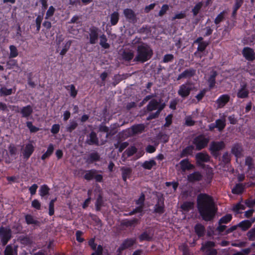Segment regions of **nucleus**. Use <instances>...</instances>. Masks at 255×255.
Listing matches in <instances>:
<instances>
[{"mask_svg":"<svg viewBox=\"0 0 255 255\" xmlns=\"http://www.w3.org/2000/svg\"><path fill=\"white\" fill-rule=\"evenodd\" d=\"M250 94L248 86L246 83L241 84L240 88L238 89L237 93V96L239 99H246L249 97Z\"/></svg>","mask_w":255,"mask_h":255,"instance_id":"12","label":"nucleus"},{"mask_svg":"<svg viewBox=\"0 0 255 255\" xmlns=\"http://www.w3.org/2000/svg\"><path fill=\"white\" fill-rule=\"evenodd\" d=\"M43 19V14H39L36 18L35 23H36L37 32H39L41 28V22H42Z\"/></svg>","mask_w":255,"mask_h":255,"instance_id":"55","label":"nucleus"},{"mask_svg":"<svg viewBox=\"0 0 255 255\" xmlns=\"http://www.w3.org/2000/svg\"><path fill=\"white\" fill-rule=\"evenodd\" d=\"M4 255H18V246L9 244L5 247L3 252Z\"/></svg>","mask_w":255,"mask_h":255,"instance_id":"20","label":"nucleus"},{"mask_svg":"<svg viewBox=\"0 0 255 255\" xmlns=\"http://www.w3.org/2000/svg\"><path fill=\"white\" fill-rule=\"evenodd\" d=\"M218 75V72L214 70L210 71L207 81L210 90L213 89L216 85V78Z\"/></svg>","mask_w":255,"mask_h":255,"instance_id":"16","label":"nucleus"},{"mask_svg":"<svg viewBox=\"0 0 255 255\" xmlns=\"http://www.w3.org/2000/svg\"><path fill=\"white\" fill-rule=\"evenodd\" d=\"M135 243V238H127L125 239L117 250V255H121L124 250L132 247Z\"/></svg>","mask_w":255,"mask_h":255,"instance_id":"9","label":"nucleus"},{"mask_svg":"<svg viewBox=\"0 0 255 255\" xmlns=\"http://www.w3.org/2000/svg\"><path fill=\"white\" fill-rule=\"evenodd\" d=\"M110 22L108 24L110 26H115L117 25L120 20V13L118 10L114 11L110 15Z\"/></svg>","mask_w":255,"mask_h":255,"instance_id":"27","label":"nucleus"},{"mask_svg":"<svg viewBox=\"0 0 255 255\" xmlns=\"http://www.w3.org/2000/svg\"><path fill=\"white\" fill-rule=\"evenodd\" d=\"M209 42L207 41H204L203 42H201L198 44L197 47V51L199 52H203L206 49V47L208 46Z\"/></svg>","mask_w":255,"mask_h":255,"instance_id":"62","label":"nucleus"},{"mask_svg":"<svg viewBox=\"0 0 255 255\" xmlns=\"http://www.w3.org/2000/svg\"><path fill=\"white\" fill-rule=\"evenodd\" d=\"M203 2L200 1V2H198L194 6V7L192 9V12H193L194 16H196L198 14L199 11L200 10V9H201V8L203 6Z\"/></svg>","mask_w":255,"mask_h":255,"instance_id":"52","label":"nucleus"},{"mask_svg":"<svg viewBox=\"0 0 255 255\" xmlns=\"http://www.w3.org/2000/svg\"><path fill=\"white\" fill-rule=\"evenodd\" d=\"M232 219V216L231 214H228L223 216L219 221V224H228Z\"/></svg>","mask_w":255,"mask_h":255,"instance_id":"46","label":"nucleus"},{"mask_svg":"<svg viewBox=\"0 0 255 255\" xmlns=\"http://www.w3.org/2000/svg\"><path fill=\"white\" fill-rule=\"evenodd\" d=\"M174 57L173 54H167L164 56L163 60H162L161 62L166 63L172 62L174 60Z\"/></svg>","mask_w":255,"mask_h":255,"instance_id":"61","label":"nucleus"},{"mask_svg":"<svg viewBox=\"0 0 255 255\" xmlns=\"http://www.w3.org/2000/svg\"><path fill=\"white\" fill-rule=\"evenodd\" d=\"M12 238V231L8 227H0V239L3 246H6Z\"/></svg>","mask_w":255,"mask_h":255,"instance_id":"5","label":"nucleus"},{"mask_svg":"<svg viewBox=\"0 0 255 255\" xmlns=\"http://www.w3.org/2000/svg\"><path fill=\"white\" fill-rule=\"evenodd\" d=\"M104 202L103 196L101 194H99L96 199L95 202V209L96 211L99 212L101 210V208L104 206Z\"/></svg>","mask_w":255,"mask_h":255,"instance_id":"35","label":"nucleus"},{"mask_svg":"<svg viewBox=\"0 0 255 255\" xmlns=\"http://www.w3.org/2000/svg\"><path fill=\"white\" fill-rule=\"evenodd\" d=\"M193 90V84L187 81L179 86L178 94L183 98L187 97Z\"/></svg>","mask_w":255,"mask_h":255,"instance_id":"8","label":"nucleus"},{"mask_svg":"<svg viewBox=\"0 0 255 255\" xmlns=\"http://www.w3.org/2000/svg\"><path fill=\"white\" fill-rule=\"evenodd\" d=\"M194 231L198 238H201L204 236L205 233V228L201 223H197L194 227Z\"/></svg>","mask_w":255,"mask_h":255,"instance_id":"30","label":"nucleus"},{"mask_svg":"<svg viewBox=\"0 0 255 255\" xmlns=\"http://www.w3.org/2000/svg\"><path fill=\"white\" fill-rule=\"evenodd\" d=\"M145 128L144 125L142 124L134 125L130 128V133L132 135L140 134L144 131Z\"/></svg>","mask_w":255,"mask_h":255,"instance_id":"22","label":"nucleus"},{"mask_svg":"<svg viewBox=\"0 0 255 255\" xmlns=\"http://www.w3.org/2000/svg\"><path fill=\"white\" fill-rule=\"evenodd\" d=\"M230 96L228 94H223L218 97L216 101L217 108H222L229 102Z\"/></svg>","mask_w":255,"mask_h":255,"instance_id":"17","label":"nucleus"},{"mask_svg":"<svg viewBox=\"0 0 255 255\" xmlns=\"http://www.w3.org/2000/svg\"><path fill=\"white\" fill-rule=\"evenodd\" d=\"M136 152L137 148L134 146H131L128 148L124 152V153L126 154L128 157H130Z\"/></svg>","mask_w":255,"mask_h":255,"instance_id":"51","label":"nucleus"},{"mask_svg":"<svg viewBox=\"0 0 255 255\" xmlns=\"http://www.w3.org/2000/svg\"><path fill=\"white\" fill-rule=\"evenodd\" d=\"M194 203L190 201H185L181 205L182 210L185 212H188L193 209Z\"/></svg>","mask_w":255,"mask_h":255,"instance_id":"42","label":"nucleus"},{"mask_svg":"<svg viewBox=\"0 0 255 255\" xmlns=\"http://www.w3.org/2000/svg\"><path fill=\"white\" fill-rule=\"evenodd\" d=\"M156 165V162L153 159L146 160L141 164L142 167L145 169L151 170L152 167Z\"/></svg>","mask_w":255,"mask_h":255,"instance_id":"37","label":"nucleus"},{"mask_svg":"<svg viewBox=\"0 0 255 255\" xmlns=\"http://www.w3.org/2000/svg\"><path fill=\"white\" fill-rule=\"evenodd\" d=\"M226 126L225 116H224L221 119H218L215 122V127L217 128L219 131H222Z\"/></svg>","mask_w":255,"mask_h":255,"instance_id":"32","label":"nucleus"},{"mask_svg":"<svg viewBox=\"0 0 255 255\" xmlns=\"http://www.w3.org/2000/svg\"><path fill=\"white\" fill-rule=\"evenodd\" d=\"M121 170L122 171V179L125 182H126L127 179L129 178L131 175L132 169L130 167L123 166L121 167Z\"/></svg>","mask_w":255,"mask_h":255,"instance_id":"25","label":"nucleus"},{"mask_svg":"<svg viewBox=\"0 0 255 255\" xmlns=\"http://www.w3.org/2000/svg\"><path fill=\"white\" fill-rule=\"evenodd\" d=\"M123 56L125 61H129L133 59L134 54L132 52H124Z\"/></svg>","mask_w":255,"mask_h":255,"instance_id":"58","label":"nucleus"},{"mask_svg":"<svg viewBox=\"0 0 255 255\" xmlns=\"http://www.w3.org/2000/svg\"><path fill=\"white\" fill-rule=\"evenodd\" d=\"M245 165L248 166L249 170H252L254 168V161L253 158L250 156L246 157L245 159Z\"/></svg>","mask_w":255,"mask_h":255,"instance_id":"49","label":"nucleus"},{"mask_svg":"<svg viewBox=\"0 0 255 255\" xmlns=\"http://www.w3.org/2000/svg\"><path fill=\"white\" fill-rule=\"evenodd\" d=\"M65 88L67 90L70 91V95L71 97L73 98H76L78 93V90L76 89L75 86L74 84L66 86H65Z\"/></svg>","mask_w":255,"mask_h":255,"instance_id":"40","label":"nucleus"},{"mask_svg":"<svg viewBox=\"0 0 255 255\" xmlns=\"http://www.w3.org/2000/svg\"><path fill=\"white\" fill-rule=\"evenodd\" d=\"M194 149V146L193 145L187 146L182 150L179 154V157L180 158H184L189 156H192Z\"/></svg>","mask_w":255,"mask_h":255,"instance_id":"21","label":"nucleus"},{"mask_svg":"<svg viewBox=\"0 0 255 255\" xmlns=\"http://www.w3.org/2000/svg\"><path fill=\"white\" fill-rule=\"evenodd\" d=\"M54 148L53 144L52 143L49 144L46 151L44 154H43L42 155V156L41 157V159L42 160H44L46 158L50 157L52 154V153L54 151Z\"/></svg>","mask_w":255,"mask_h":255,"instance_id":"34","label":"nucleus"},{"mask_svg":"<svg viewBox=\"0 0 255 255\" xmlns=\"http://www.w3.org/2000/svg\"><path fill=\"white\" fill-rule=\"evenodd\" d=\"M128 145V142H124L119 144V143L118 142L116 144H115V147L116 148H119V152H122L127 146Z\"/></svg>","mask_w":255,"mask_h":255,"instance_id":"56","label":"nucleus"},{"mask_svg":"<svg viewBox=\"0 0 255 255\" xmlns=\"http://www.w3.org/2000/svg\"><path fill=\"white\" fill-rule=\"evenodd\" d=\"M202 177L203 176L200 172L194 171L187 175V180L189 182L193 183L201 181Z\"/></svg>","mask_w":255,"mask_h":255,"instance_id":"23","label":"nucleus"},{"mask_svg":"<svg viewBox=\"0 0 255 255\" xmlns=\"http://www.w3.org/2000/svg\"><path fill=\"white\" fill-rule=\"evenodd\" d=\"M9 58H14L17 57L18 55V52L17 48L13 45H11L9 47Z\"/></svg>","mask_w":255,"mask_h":255,"instance_id":"43","label":"nucleus"},{"mask_svg":"<svg viewBox=\"0 0 255 255\" xmlns=\"http://www.w3.org/2000/svg\"><path fill=\"white\" fill-rule=\"evenodd\" d=\"M197 164L199 166H203V162H208L210 161V157L207 152H199L195 155Z\"/></svg>","mask_w":255,"mask_h":255,"instance_id":"13","label":"nucleus"},{"mask_svg":"<svg viewBox=\"0 0 255 255\" xmlns=\"http://www.w3.org/2000/svg\"><path fill=\"white\" fill-rule=\"evenodd\" d=\"M244 190V186L242 184H237L232 189V192L234 194H241Z\"/></svg>","mask_w":255,"mask_h":255,"instance_id":"44","label":"nucleus"},{"mask_svg":"<svg viewBox=\"0 0 255 255\" xmlns=\"http://www.w3.org/2000/svg\"><path fill=\"white\" fill-rule=\"evenodd\" d=\"M215 246L216 244L214 242L206 241L205 243L202 244L200 251L204 253V255H217V251L214 249Z\"/></svg>","mask_w":255,"mask_h":255,"instance_id":"4","label":"nucleus"},{"mask_svg":"<svg viewBox=\"0 0 255 255\" xmlns=\"http://www.w3.org/2000/svg\"><path fill=\"white\" fill-rule=\"evenodd\" d=\"M160 104V102L155 99L151 100L146 107L147 110L149 112L152 111L157 109Z\"/></svg>","mask_w":255,"mask_h":255,"instance_id":"33","label":"nucleus"},{"mask_svg":"<svg viewBox=\"0 0 255 255\" xmlns=\"http://www.w3.org/2000/svg\"><path fill=\"white\" fill-rule=\"evenodd\" d=\"M137 54L134 59V61L144 63L149 60L152 55V49L147 44L142 43L137 47Z\"/></svg>","mask_w":255,"mask_h":255,"instance_id":"2","label":"nucleus"},{"mask_svg":"<svg viewBox=\"0 0 255 255\" xmlns=\"http://www.w3.org/2000/svg\"><path fill=\"white\" fill-rule=\"evenodd\" d=\"M225 11H223L221 12L215 18L214 22L216 24H219L223 21L225 19Z\"/></svg>","mask_w":255,"mask_h":255,"instance_id":"54","label":"nucleus"},{"mask_svg":"<svg viewBox=\"0 0 255 255\" xmlns=\"http://www.w3.org/2000/svg\"><path fill=\"white\" fill-rule=\"evenodd\" d=\"M101 30L97 27L92 26L89 28V43L91 44H95L98 40L99 32Z\"/></svg>","mask_w":255,"mask_h":255,"instance_id":"11","label":"nucleus"},{"mask_svg":"<svg viewBox=\"0 0 255 255\" xmlns=\"http://www.w3.org/2000/svg\"><path fill=\"white\" fill-rule=\"evenodd\" d=\"M85 174L84 176V178L87 180L90 181L95 179L97 182H102L103 181V176L102 174H97L98 171L92 169L88 170H85Z\"/></svg>","mask_w":255,"mask_h":255,"instance_id":"7","label":"nucleus"},{"mask_svg":"<svg viewBox=\"0 0 255 255\" xmlns=\"http://www.w3.org/2000/svg\"><path fill=\"white\" fill-rule=\"evenodd\" d=\"M26 125L28 128L29 129L30 132L34 133L39 131V128L33 125L32 123L30 121H28L26 123Z\"/></svg>","mask_w":255,"mask_h":255,"instance_id":"57","label":"nucleus"},{"mask_svg":"<svg viewBox=\"0 0 255 255\" xmlns=\"http://www.w3.org/2000/svg\"><path fill=\"white\" fill-rule=\"evenodd\" d=\"M78 123L76 121H70V124L68 125L66 128V131L68 132H72L74 129H75L78 127Z\"/></svg>","mask_w":255,"mask_h":255,"instance_id":"48","label":"nucleus"},{"mask_svg":"<svg viewBox=\"0 0 255 255\" xmlns=\"http://www.w3.org/2000/svg\"><path fill=\"white\" fill-rule=\"evenodd\" d=\"M222 161L225 164H228L231 161V157L230 155L228 153V152H225L222 157Z\"/></svg>","mask_w":255,"mask_h":255,"instance_id":"63","label":"nucleus"},{"mask_svg":"<svg viewBox=\"0 0 255 255\" xmlns=\"http://www.w3.org/2000/svg\"><path fill=\"white\" fill-rule=\"evenodd\" d=\"M138 238L140 242H143L144 241H150L152 240V237L146 231L140 235Z\"/></svg>","mask_w":255,"mask_h":255,"instance_id":"50","label":"nucleus"},{"mask_svg":"<svg viewBox=\"0 0 255 255\" xmlns=\"http://www.w3.org/2000/svg\"><path fill=\"white\" fill-rule=\"evenodd\" d=\"M179 164L181 168L183 171H185L186 170H189L193 169L195 168L194 165L190 163L189 159L188 158H185L182 160L180 162Z\"/></svg>","mask_w":255,"mask_h":255,"instance_id":"29","label":"nucleus"},{"mask_svg":"<svg viewBox=\"0 0 255 255\" xmlns=\"http://www.w3.org/2000/svg\"><path fill=\"white\" fill-rule=\"evenodd\" d=\"M123 13L129 22L134 23L136 22V15L132 9L128 8H126L124 10Z\"/></svg>","mask_w":255,"mask_h":255,"instance_id":"15","label":"nucleus"},{"mask_svg":"<svg viewBox=\"0 0 255 255\" xmlns=\"http://www.w3.org/2000/svg\"><path fill=\"white\" fill-rule=\"evenodd\" d=\"M154 208V213L161 215L165 212L164 204L163 201L161 202V205H160L159 203L155 204Z\"/></svg>","mask_w":255,"mask_h":255,"instance_id":"41","label":"nucleus"},{"mask_svg":"<svg viewBox=\"0 0 255 255\" xmlns=\"http://www.w3.org/2000/svg\"><path fill=\"white\" fill-rule=\"evenodd\" d=\"M6 66H7V68L9 69H12L15 67H18L17 61L15 59H13L12 58L9 59L6 62Z\"/></svg>","mask_w":255,"mask_h":255,"instance_id":"53","label":"nucleus"},{"mask_svg":"<svg viewBox=\"0 0 255 255\" xmlns=\"http://www.w3.org/2000/svg\"><path fill=\"white\" fill-rule=\"evenodd\" d=\"M95 251V252L93 253L91 255H103V247L101 245H98L97 248Z\"/></svg>","mask_w":255,"mask_h":255,"instance_id":"64","label":"nucleus"},{"mask_svg":"<svg viewBox=\"0 0 255 255\" xmlns=\"http://www.w3.org/2000/svg\"><path fill=\"white\" fill-rule=\"evenodd\" d=\"M243 148L240 143L234 144L231 149V152L237 158L241 157L242 155Z\"/></svg>","mask_w":255,"mask_h":255,"instance_id":"26","label":"nucleus"},{"mask_svg":"<svg viewBox=\"0 0 255 255\" xmlns=\"http://www.w3.org/2000/svg\"><path fill=\"white\" fill-rule=\"evenodd\" d=\"M242 54L245 58L249 61H253L255 59V53L252 48L245 47L242 50Z\"/></svg>","mask_w":255,"mask_h":255,"instance_id":"14","label":"nucleus"},{"mask_svg":"<svg viewBox=\"0 0 255 255\" xmlns=\"http://www.w3.org/2000/svg\"><path fill=\"white\" fill-rule=\"evenodd\" d=\"M13 107L16 108L15 110L16 113H20L22 118L28 119L31 116L33 112L32 106L28 105L24 107L19 108L18 106H13Z\"/></svg>","mask_w":255,"mask_h":255,"instance_id":"10","label":"nucleus"},{"mask_svg":"<svg viewBox=\"0 0 255 255\" xmlns=\"http://www.w3.org/2000/svg\"><path fill=\"white\" fill-rule=\"evenodd\" d=\"M209 141L210 139L209 137H206L203 134H200L193 138L192 143L196 150L200 151L207 146Z\"/></svg>","mask_w":255,"mask_h":255,"instance_id":"3","label":"nucleus"},{"mask_svg":"<svg viewBox=\"0 0 255 255\" xmlns=\"http://www.w3.org/2000/svg\"><path fill=\"white\" fill-rule=\"evenodd\" d=\"M252 226V222L249 220H245L238 224V226L242 229L243 231H247Z\"/></svg>","mask_w":255,"mask_h":255,"instance_id":"39","label":"nucleus"},{"mask_svg":"<svg viewBox=\"0 0 255 255\" xmlns=\"http://www.w3.org/2000/svg\"><path fill=\"white\" fill-rule=\"evenodd\" d=\"M145 200V196L143 193H141L139 197L137 200H135V203L138 205V207H141L142 209L144 208V202Z\"/></svg>","mask_w":255,"mask_h":255,"instance_id":"45","label":"nucleus"},{"mask_svg":"<svg viewBox=\"0 0 255 255\" xmlns=\"http://www.w3.org/2000/svg\"><path fill=\"white\" fill-rule=\"evenodd\" d=\"M100 160V155L97 152H93L90 153L86 159V162L88 164H91Z\"/></svg>","mask_w":255,"mask_h":255,"instance_id":"28","label":"nucleus"},{"mask_svg":"<svg viewBox=\"0 0 255 255\" xmlns=\"http://www.w3.org/2000/svg\"><path fill=\"white\" fill-rule=\"evenodd\" d=\"M34 151V147L31 142L26 144L22 151L24 159L27 160Z\"/></svg>","mask_w":255,"mask_h":255,"instance_id":"18","label":"nucleus"},{"mask_svg":"<svg viewBox=\"0 0 255 255\" xmlns=\"http://www.w3.org/2000/svg\"><path fill=\"white\" fill-rule=\"evenodd\" d=\"M225 147V144L223 141L211 142L209 147V150L211 154L217 158L219 155V151L223 149Z\"/></svg>","mask_w":255,"mask_h":255,"instance_id":"6","label":"nucleus"},{"mask_svg":"<svg viewBox=\"0 0 255 255\" xmlns=\"http://www.w3.org/2000/svg\"><path fill=\"white\" fill-rule=\"evenodd\" d=\"M138 223V219L133 218L131 220H128L125 221L124 225L127 227H132Z\"/></svg>","mask_w":255,"mask_h":255,"instance_id":"60","label":"nucleus"},{"mask_svg":"<svg viewBox=\"0 0 255 255\" xmlns=\"http://www.w3.org/2000/svg\"><path fill=\"white\" fill-rule=\"evenodd\" d=\"M50 188L46 184H43L40 187L39 194L41 197H44L49 194Z\"/></svg>","mask_w":255,"mask_h":255,"instance_id":"36","label":"nucleus"},{"mask_svg":"<svg viewBox=\"0 0 255 255\" xmlns=\"http://www.w3.org/2000/svg\"><path fill=\"white\" fill-rule=\"evenodd\" d=\"M197 207L200 215L205 221H212L217 211L213 198L206 193H200L197 196Z\"/></svg>","mask_w":255,"mask_h":255,"instance_id":"1","label":"nucleus"},{"mask_svg":"<svg viewBox=\"0 0 255 255\" xmlns=\"http://www.w3.org/2000/svg\"><path fill=\"white\" fill-rule=\"evenodd\" d=\"M24 218L27 225H33L37 226L40 225V222L31 214H26L24 216Z\"/></svg>","mask_w":255,"mask_h":255,"instance_id":"31","label":"nucleus"},{"mask_svg":"<svg viewBox=\"0 0 255 255\" xmlns=\"http://www.w3.org/2000/svg\"><path fill=\"white\" fill-rule=\"evenodd\" d=\"M86 143L89 145H99V139L95 131H92L90 132L88 138L86 141Z\"/></svg>","mask_w":255,"mask_h":255,"instance_id":"24","label":"nucleus"},{"mask_svg":"<svg viewBox=\"0 0 255 255\" xmlns=\"http://www.w3.org/2000/svg\"><path fill=\"white\" fill-rule=\"evenodd\" d=\"M196 74V70L191 68L186 69L181 74L178 75L177 80H180L183 78H190L193 77Z\"/></svg>","mask_w":255,"mask_h":255,"instance_id":"19","label":"nucleus"},{"mask_svg":"<svg viewBox=\"0 0 255 255\" xmlns=\"http://www.w3.org/2000/svg\"><path fill=\"white\" fill-rule=\"evenodd\" d=\"M100 45L104 49H109L110 47V44L107 42L108 39L106 36L103 34L100 36Z\"/></svg>","mask_w":255,"mask_h":255,"instance_id":"38","label":"nucleus"},{"mask_svg":"<svg viewBox=\"0 0 255 255\" xmlns=\"http://www.w3.org/2000/svg\"><path fill=\"white\" fill-rule=\"evenodd\" d=\"M71 44V41L70 40L68 41L64 45L62 49L60 52V54L62 56L64 55L66 52L68 51L70 45Z\"/></svg>","mask_w":255,"mask_h":255,"instance_id":"59","label":"nucleus"},{"mask_svg":"<svg viewBox=\"0 0 255 255\" xmlns=\"http://www.w3.org/2000/svg\"><path fill=\"white\" fill-rule=\"evenodd\" d=\"M13 93L12 89H7L5 87H2L0 89V94L1 96H7L11 95Z\"/></svg>","mask_w":255,"mask_h":255,"instance_id":"47","label":"nucleus"}]
</instances>
